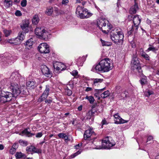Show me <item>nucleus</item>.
<instances>
[{
	"mask_svg": "<svg viewBox=\"0 0 159 159\" xmlns=\"http://www.w3.org/2000/svg\"><path fill=\"white\" fill-rule=\"evenodd\" d=\"M65 135V136L64 139H65V141H70V140L69 139L68 135H66V134Z\"/></svg>",
	"mask_w": 159,
	"mask_h": 159,
	"instance_id": "052dcab7",
	"label": "nucleus"
},
{
	"mask_svg": "<svg viewBox=\"0 0 159 159\" xmlns=\"http://www.w3.org/2000/svg\"><path fill=\"white\" fill-rule=\"evenodd\" d=\"M124 35L122 30L120 29H115L114 32H112L111 35V38L116 43H123Z\"/></svg>",
	"mask_w": 159,
	"mask_h": 159,
	"instance_id": "20e7f679",
	"label": "nucleus"
},
{
	"mask_svg": "<svg viewBox=\"0 0 159 159\" xmlns=\"http://www.w3.org/2000/svg\"><path fill=\"white\" fill-rule=\"evenodd\" d=\"M112 68L113 65L111 64L110 60L106 58L101 60L98 64L94 65L91 70L95 72H106L111 70Z\"/></svg>",
	"mask_w": 159,
	"mask_h": 159,
	"instance_id": "f257e3e1",
	"label": "nucleus"
},
{
	"mask_svg": "<svg viewBox=\"0 0 159 159\" xmlns=\"http://www.w3.org/2000/svg\"><path fill=\"white\" fill-rule=\"evenodd\" d=\"M152 139V136H149L148 137L147 139V142L151 141Z\"/></svg>",
	"mask_w": 159,
	"mask_h": 159,
	"instance_id": "e2e57ef3",
	"label": "nucleus"
},
{
	"mask_svg": "<svg viewBox=\"0 0 159 159\" xmlns=\"http://www.w3.org/2000/svg\"><path fill=\"white\" fill-rule=\"evenodd\" d=\"M65 134L63 133H59L58 134V136L59 137V138H62V139H64L65 136Z\"/></svg>",
	"mask_w": 159,
	"mask_h": 159,
	"instance_id": "3c124183",
	"label": "nucleus"
},
{
	"mask_svg": "<svg viewBox=\"0 0 159 159\" xmlns=\"http://www.w3.org/2000/svg\"><path fill=\"white\" fill-rule=\"evenodd\" d=\"M10 88L12 91V93L16 96L20 94L21 92L20 87L16 82H11Z\"/></svg>",
	"mask_w": 159,
	"mask_h": 159,
	"instance_id": "0eeeda50",
	"label": "nucleus"
},
{
	"mask_svg": "<svg viewBox=\"0 0 159 159\" xmlns=\"http://www.w3.org/2000/svg\"><path fill=\"white\" fill-rule=\"evenodd\" d=\"M38 49L41 53H47L49 52V46L46 43H40L38 47Z\"/></svg>",
	"mask_w": 159,
	"mask_h": 159,
	"instance_id": "6e6552de",
	"label": "nucleus"
},
{
	"mask_svg": "<svg viewBox=\"0 0 159 159\" xmlns=\"http://www.w3.org/2000/svg\"><path fill=\"white\" fill-rule=\"evenodd\" d=\"M53 12V8L52 7H50L46 9V13L48 15H52Z\"/></svg>",
	"mask_w": 159,
	"mask_h": 159,
	"instance_id": "f704fd0d",
	"label": "nucleus"
},
{
	"mask_svg": "<svg viewBox=\"0 0 159 159\" xmlns=\"http://www.w3.org/2000/svg\"><path fill=\"white\" fill-rule=\"evenodd\" d=\"M35 33L36 35L39 37L45 38L46 33L43 27H39L36 28L35 30Z\"/></svg>",
	"mask_w": 159,
	"mask_h": 159,
	"instance_id": "1a4fd4ad",
	"label": "nucleus"
},
{
	"mask_svg": "<svg viewBox=\"0 0 159 159\" xmlns=\"http://www.w3.org/2000/svg\"><path fill=\"white\" fill-rule=\"evenodd\" d=\"M7 42L11 44H13L14 45L19 44L17 40L16 39V38L8 39Z\"/></svg>",
	"mask_w": 159,
	"mask_h": 159,
	"instance_id": "c756f323",
	"label": "nucleus"
},
{
	"mask_svg": "<svg viewBox=\"0 0 159 159\" xmlns=\"http://www.w3.org/2000/svg\"><path fill=\"white\" fill-rule=\"evenodd\" d=\"M49 86L48 85H46L45 89L42 95L39 99L38 101L39 102H41L45 100L49 94Z\"/></svg>",
	"mask_w": 159,
	"mask_h": 159,
	"instance_id": "f8f14e48",
	"label": "nucleus"
},
{
	"mask_svg": "<svg viewBox=\"0 0 159 159\" xmlns=\"http://www.w3.org/2000/svg\"><path fill=\"white\" fill-rule=\"evenodd\" d=\"M25 32H20L19 33L17 37L16 38L19 44L20 43L25 39Z\"/></svg>",
	"mask_w": 159,
	"mask_h": 159,
	"instance_id": "f3484780",
	"label": "nucleus"
},
{
	"mask_svg": "<svg viewBox=\"0 0 159 159\" xmlns=\"http://www.w3.org/2000/svg\"><path fill=\"white\" fill-rule=\"evenodd\" d=\"M69 2L68 0H62V4L66 5Z\"/></svg>",
	"mask_w": 159,
	"mask_h": 159,
	"instance_id": "13d9d810",
	"label": "nucleus"
},
{
	"mask_svg": "<svg viewBox=\"0 0 159 159\" xmlns=\"http://www.w3.org/2000/svg\"><path fill=\"white\" fill-rule=\"evenodd\" d=\"M39 21V19L37 15H35L34 16L32 19V22L33 24L36 25L38 24Z\"/></svg>",
	"mask_w": 159,
	"mask_h": 159,
	"instance_id": "cd10ccee",
	"label": "nucleus"
},
{
	"mask_svg": "<svg viewBox=\"0 0 159 159\" xmlns=\"http://www.w3.org/2000/svg\"><path fill=\"white\" fill-rule=\"evenodd\" d=\"M20 135L22 136L24 135H25L29 137L34 135V134L31 133L30 129H25L21 132V133L20 134Z\"/></svg>",
	"mask_w": 159,
	"mask_h": 159,
	"instance_id": "412c9836",
	"label": "nucleus"
},
{
	"mask_svg": "<svg viewBox=\"0 0 159 159\" xmlns=\"http://www.w3.org/2000/svg\"><path fill=\"white\" fill-rule=\"evenodd\" d=\"M19 143L20 145L23 146H26L28 144V142L26 141L20 139L19 141Z\"/></svg>",
	"mask_w": 159,
	"mask_h": 159,
	"instance_id": "e433bc0d",
	"label": "nucleus"
},
{
	"mask_svg": "<svg viewBox=\"0 0 159 159\" xmlns=\"http://www.w3.org/2000/svg\"><path fill=\"white\" fill-rule=\"evenodd\" d=\"M12 2L11 0H4V4L6 7L9 8L12 5Z\"/></svg>",
	"mask_w": 159,
	"mask_h": 159,
	"instance_id": "bb28decb",
	"label": "nucleus"
},
{
	"mask_svg": "<svg viewBox=\"0 0 159 159\" xmlns=\"http://www.w3.org/2000/svg\"><path fill=\"white\" fill-rule=\"evenodd\" d=\"M15 155L16 158L17 159L21 158L25 156V155L21 152H17Z\"/></svg>",
	"mask_w": 159,
	"mask_h": 159,
	"instance_id": "7c9ffc66",
	"label": "nucleus"
},
{
	"mask_svg": "<svg viewBox=\"0 0 159 159\" xmlns=\"http://www.w3.org/2000/svg\"><path fill=\"white\" fill-rule=\"evenodd\" d=\"M18 147V144L17 143H15L12 145L11 148L16 150Z\"/></svg>",
	"mask_w": 159,
	"mask_h": 159,
	"instance_id": "de8ad7c7",
	"label": "nucleus"
},
{
	"mask_svg": "<svg viewBox=\"0 0 159 159\" xmlns=\"http://www.w3.org/2000/svg\"><path fill=\"white\" fill-rule=\"evenodd\" d=\"M113 116L114 118V121L115 123L116 124H121L128 122V120H125L122 119L119 115L118 113H116Z\"/></svg>",
	"mask_w": 159,
	"mask_h": 159,
	"instance_id": "9b49d317",
	"label": "nucleus"
},
{
	"mask_svg": "<svg viewBox=\"0 0 159 159\" xmlns=\"http://www.w3.org/2000/svg\"><path fill=\"white\" fill-rule=\"evenodd\" d=\"M101 123L102 125H107L108 124L107 122L105 119L103 120L102 121Z\"/></svg>",
	"mask_w": 159,
	"mask_h": 159,
	"instance_id": "bf43d9fd",
	"label": "nucleus"
},
{
	"mask_svg": "<svg viewBox=\"0 0 159 159\" xmlns=\"http://www.w3.org/2000/svg\"><path fill=\"white\" fill-rule=\"evenodd\" d=\"M43 135V134L42 132H39L37 133L36 135V137L37 138H40Z\"/></svg>",
	"mask_w": 159,
	"mask_h": 159,
	"instance_id": "4d7b16f0",
	"label": "nucleus"
},
{
	"mask_svg": "<svg viewBox=\"0 0 159 159\" xmlns=\"http://www.w3.org/2000/svg\"><path fill=\"white\" fill-rule=\"evenodd\" d=\"M0 101L1 103H4L10 101L13 97H14L16 96V95L12 93L2 90L1 87H0Z\"/></svg>",
	"mask_w": 159,
	"mask_h": 159,
	"instance_id": "39448f33",
	"label": "nucleus"
},
{
	"mask_svg": "<svg viewBox=\"0 0 159 159\" xmlns=\"http://www.w3.org/2000/svg\"><path fill=\"white\" fill-rule=\"evenodd\" d=\"M15 14L17 16H20L22 15V14L21 12L20 11L18 10L16 11Z\"/></svg>",
	"mask_w": 159,
	"mask_h": 159,
	"instance_id": "5fc2aeb1",
	"label": "nucleus"
},
{
	"mask_svg": "<svg viewBox=\"0 0 159 159\" xmlns=\"http://www.w3.org/2000/svg\"><path fill=\"white\" fill-rule=\"evenodd\" d=\"M133 26L135 28L136 30H137L140 24L141 19L140 16L137 15H136L133 17Z\"/></svg>",
	"mask_w": 159,
	"mask_h": 159,
	"instance_id": "9d476101",
	"label": "nucleus"
},
{
	"mask_svg": "<svg viewBox=\"0 0 159 159\" xmlns=\"http://www.w3.org/2000/svg\"><path fill=\"white\" fill-rule=\"evenodd\" d=\"M85 99L88 100L90 103L91 104H93L95 100L94 98L91 96H87L85 97Z\"/></svg>",
	"mask_w": 159,
	"mask_h": 159,
	"instance_id": "2f4dec72",
	"label": "nucleus"
},
{
	"mask_svg": "<svg viewBox=\"0 0 159 159\" xmlns=\"http://www.w3.org/2000/svg\"><path fill=\"white\" fill-rule=\"evenodd\" d=\"M33 45L32 39H30L27 41L25 45L26 48L29 49L32 48Z\"/></svg>",
	"mask_w": 159,
	"mask_h": 159,
	"instance_id": "393cba45",
	"label": "nucleus"
},
{
	"mask_svg": "<svg viewBox=\"0 0 159 159\" xmlns=\"http://www.w3.org/2000/svg\"><path fill=\"white\" fill-rule=\"evenodd\" d=\"M103 81L102 79H95L94 80L93 84L96 85L97 84L99 83H101Z\"/></svg>",
	"mask_w": 159,
	"mask_h": 159,
	"instance_id": "37998d69",
	"label": "nucleus"
},
{
	"mask_svg": "<svg viewBox=\"0 0 159 159\" xmlns=\"http://www.w3.org/2000/svg\"><path fill=\"white\" fill-rule=\"evenodd\" d=\"M4 148V146L2 144H0V150H2Z\"/></svg>",
	"mask_w": 159,
	"mask_h": 159,
	"instance_id": "338daca9",
	"label": "nucleus"
},
{
	"mask_svg": "<svg viewBox=\"0 0 159 159\" xmlns=\"http://www.w3.org/2000/svg\"><path fill=\"white\" fill-rule=\"evenodd\" d=\"M96 112V111H94L93 110L89 111L87 114V118L88 119H90L91 117L94 116Z\"/></svg>",
	"mask_w": 159,
	"mask_h": 159,
	"instance_id": "a878e982",
	"label": "nucleus"
},
{
	"mask_svg": "<svg viewBox=\"0 0 159 159\" xmlns=\"http://www.w3.org/2000/svg\"><path fill=\"white\" fill-rule=\"evenodd\" d=\"M32 152L33 153H41V150L40 149L34 147V148H33V150Z\"/></svg>",
	"mask_w": 159,
	"mask_h": 159,
	"instance_id": "49530a36",
	"label": "nucleus"
},
{
	"mask_svg": "<svg viewBox=\"0 0 159 159\" xmlns=\"http://www.w3.org/2000/svg\"><path fill=\"white\" fill-rule=\"evenodd\" d=\"M16 150L11 148V149L10 150V153L11 154H13L16 152Z\"/></svg>",
	"mask_w": 159,
	"mask_h": 159,
	"instance_id": "603ef678",
	"label": "nucleus"
},
{
	"mask_svg": "<svg viewBox=\"0 0 159 159\" xmlns=\"http://www.w3.org/2000/svg\"><path fill=\"white\" fill-rule=\"evenodd\" d=\"M26 85L29 88L34 89L37 86V84L34 80H32L27 82Z\"/></svg>",
	"mask_w": 159,
	"mask_h": 159,
	"instance_id": "aec40b11",
	"label": "nucleus"
},
{
	"mask_svg": "<svg viewBox=\"0 0 159 159\" xmlns=\"http://www.w3.org/2000/svg\"><path fill=\"white\" fill-rule=\"evenodd\" d=\"M53 67L57 70L62 71L66 69V66L62 63L57 62L53 64Z\"/></svg>",
	"mask_w": 159,
	"mask_h": 159,
	"instance_id": "4468645a",
	"label": "nucleus"
},
{
	"mask_svg": "<svg viewBox=\"0 0 159 159\" xmlns=\"http://www.w3.org/2000/svg\"><path fill=\"white\" fill-rule=\"evenodd\" d=\"M131 68L133 70H136L139 73L142 72L141 67L139 64V61L136 57H134L131 61Z\"/></svg>",
	"mask_w": 159,
	"mask_h": 159,
	"instance_id": "423d86ee",
	"label": "nucleus"
},
{
	"mask_svg": "<svg viewBox=\"0 0 159 159\" xmlns=\"http://www.w3.org/2000/svg\"><path fill=\"white\" fill-rule=\"evenodd\" d=\"M94 95L98 98V99H100V97L99 96L98 93H95L94 94Z\"/></svg>",
	"mask_w": 159,
	"mask_h": 159,
	"instance_id": "0e129e2a",
	"label": "nucleus"
},
{
	"mask_svg": "<svg viewBox=\"0 0 159 159\" xmlns=\"http://www.w3.org/2000/svg\"><path fill=\"white\" fill-rule=\"evenodd\" d=\"M3 33L5 34V35L6 37H7L9 36L11 33V30H3Z\"/></svg>",
	"mask_w": 159,
	"mask_h": 159,
	"instance_id": "79ce46f5",
	"label": "nucleus"
},
{
	"mask_svg": "<svg viewBox=\"0 0 159 159\" xmlns=\"http://www.w3.org/2000/svg\"><path fill=\"white\" fill-rule=\"evenodd\" d=\"M27 1L26 0H23L21 2V5L23 7H25L26 5Z\"/></svg>",
	"mask_w": 159,
	"mask_h": 159,
	"instance_id": "8fccbe9b",
	"label": "nucleus"
},
{
	"mask_svg": "<svg viewBox=\"0 0 159 159\" xmlns=\"http://www.w3.org/2000/svg\"><path fill=\"white\" fill-rule=\"evenodd\" d=\"M16 49L18 51L20 52H23L24 50V48L23 46L21 45H18L17 48Z\"/></svg>",
	"mask_w": 159,
	"mask_h": 159,
	"instance_id": "a18cd8bd",
	"label": "nucleus"
},
{
	"mask_svg": "<svg viewBox=\"0 0 159 159\" xmlns=\"http://www.w3.org/2000/svg\"><path fill=\"white\" fill-rule=\"evenodd\" d=\"M66 92L68 96L71 95L72 93L71 91L69 89H66Z\"/></svg>",
	"mask_w": 159,
	"mask_h": 159,
	"instance_id": "864d4df0",
	"label": "nucleus"
},
{
	"mask_svg": "<svg viewBox=\"0 0 159 159\" xmlns=\"http://www.w3.org/2000/svg\"><path fill=\"white\" fill-rule=\"evenodd\" d=\"M85 59V56H83L82 57H80L76 59V64L79 66H82L84 62Z\"/></svg>",
	"mask_w": 159,
	"mask_h": 159,
	"instance_id": "b1692460",
	"label": "nucleus"
},
{
	"mask_svg": "<svg viewBox=\"0 0 159 159\" xmlns=\"http://www.w3.org/2000/svg\"><path fill=\"white\" fill-rule=\"evenodd\" d=\"M82 145V143H81L80 144H77L75 146V148L76 149H78Z\"/></svg>",
	"mask_w": 159,
	"mask_h": 159,
	"instance_id": "680f3d73",
	"label": "nucleus"
},
{
	"mask_svg": "<svg viewBox=\"0 0 159 159\" xmlns=\"http://www.w3.org/2000/svg\"><path fill=\"white\" fill-rule=\"evenodd\" d=\"M101 43L103 46H110L111 45V44L110 43L108 42H106L104 40H102L101 39H100Z\"/></svg>",
	"mask_w": 159,
	"mask_h": 159,
	"instance_id": "58836bf2",
	"label": "nucleus"
},
{
	"mask_svg": "<svg viewBox=\"0 0 159 159\" xmlns=\"http://www.w3.org/2000/svg\"><path fill=\"white\" fill-rule=\"evenodd\" d=\"M78 74V72L76 70H74L73 71L71 72L72 75L74 76L77 75Z\"/></svg>",
	"mask_w": 159,
	"mask_h": 159,
	"instance_id": "6e6d98bb",
	"label": "nucleus"
},
{
	"mask_svg": "<svg viewBox=\"0 0 159 159\" xmlns=\"http://www.w3.org/2000/svg\"><path fill=\"white\" fill-rule=\"evenodd\" d=\"M29 24V23L28 20H23L20 24V27L23 30L25 31L28 29Z\"/></svg>",
	"mask_w": 159,
	"mask_h": 159,
	"instance_id": "6ab92c4d",
	"label": "nucleus"
},
{
	"mask_svg": "<svg viewBox=\"0 0 159 159\" xmlns=\"http://www.w3.org/2000/svg\"><path fill=\"white\" fill-rule=\"evenodd\" d=\"M82 151V150H81V149H80L77 152L71 155L70 156L71 158H73L77 156L78 155L80 154L81 153Z\"/></svg>",
	"mask_w": 159,
	"mask_h": 159,
	"instance_id": "a19ab883",
	"label": "nucleus"
},
{
	"mask_svg": "<svg viewBox=\"0 0 159 159\" xmlns=\"http://www.w3.org/2000/svg\"><path fill=\"white\" fill-rule=\"evenodd\" d=\"M21 77L20 75L17 72H14L12 73L10 77V80L11 82L13 81L18 82L19 81Z\"/></svg>",
	"mask_w": 159,
	"mask_h": 159,
	"instance_id": "ddd939ff",
	"label": "nucleus"
},
{
	"mask_svg": "<svg viewBox=\"0 0 159 159\" xmlns=\"http://www.w3.org/2000/svg\"><path fill=\"white\" fill-rule=\"evenodd\" d=\"M134 28H135L134 27L133 25H132L131 27L130 28V30L128 32V34L129 35H130L132 33L133 31L134 30Z\"/></svg>",
	"mask_w": 159,
	"mask_h": 159,
	"instance_id": "09e8293b",
	"label": "nucleus"
},
{
	"mask_svg": "<svg viewBox=\"0 0 159 159\" xmlns=\"http://www.w3.org/2000/svg\"><path fill=\"white\" fill-rule=\"evenodd\" d=\"M3 59L4 61H5L7 62L8 63H11L10 61H11L13 58L12 57H11V55H9L6 56V57H3Z\"/></svg>",
	"mask_w": 159,
	"mask_h": 159,
	"instance_id": "473e14b6",
	"label": "nucleus"
},
{
	"mask_svg": "<svg viewBox=\"0 0 159 159\" xmlns=\"http://www.w3.org/2000/svg\"><path fill=\"white\" fill-rule=\"evenodd\" d=\"M97 25L98 27L105 33L108 32L112 27L107 20L103 18H99L98 19Z\"/></svg>",
	"mask_w": 159,
	"mask_h": 159,
	"instance_id": "7ed1b4c3",
	"label": "nucleus"
},
{
	"mask_svg": "<svg viewBox=\"0 0 159 159\" xmlns=\"http://www.w3.org/2000/svg\"><path fill=\"white\" fill-rule=\"evenodd\" d=\"M86 8H84V7L78 6L75 12L76 14L77 17L81 18V16L83 15V14L84 12V11Z\"/></svg>",
	"mask_w": 159,
	"mask_h": 159,
	"instance_id": "dca6fc26",
	"label": "nucleus"
},
{
	"mask_svg": "<svg viewBox=\"0 0 159 159\" xmlns=\"http://www.w3.org/2000/svg\"><path fill=\"white\" fill-rule=\"evenodd\" d=\"M33 148H34V147L33 146H28L26 148V151L28 152H32L33 150Z\"/></svg>",
	"mask_w": 159,
	"mask_h": 159,
	"instance_id": "c03bdc74",
	"label": "nucleus"
},
{
	"mask_svg": "<svg viewBox=\"0 0 159 159\" xmlns=\"http://www.w3.org/2000/svg\"><path fill=\"white\" fill-rule=\"evenodd\" d=\"M153 92L152 91H151L149 90L146 91L144 93L145 96L147 97H149L150 95L153 94Z\"/></svg>",
	"mask_w": 159,
	"mask_h": 159,
	"instance_id": "ea45409f",
	"label": "nucleus"
},
{
	"mask_svg": "<svg viewBox=\"0 0 159 159\" xmlns=\"http://www.w3.org/2000/svg\"><path fill=\"white\" fill-rule=\"evenodd\" d=\"M157 50V49H156V48L155 47H154L152 45L149 44V47L146 50V52H148L151 51H153V52H154Z\"/></svg>",
	"mask_w": 159,
	"mask_h": 159,
	"instance_id": "72a5a7b5",
	"label": "nucleus"
},
{
	"mask_svg": "<svg viewBox=\"0 0 159 159\" xmlns=\"http://www.w3.org/2000/svg\"><path fill=\"white\" fill-rule=\"evenodd\" d=\"M52 101V100H47L45 101L46 102H48V103H50Z\"/></svg>",
	"mask_w": 159,
	"mask_h": 159,
	"instance_id": "774afa93",
	"label": "nucleus"
},
{
	"mask_svg": "<svg viewBox=\"0 0 159 159\" xmlns=\"http://www.w3.org/2000/svg\"><path fill=\"white\" fill-rule=\"evenodd\" d=\"M139 7L138 5L136 3H135L134 5L130 8L129 13L131 14H135L136 12L137 11Z\"/></svg>",
	"mask_w": 159,
	"mask_h": 159,
	"instance_id": "5701e85b",
	"label": "nucleus"
},
{
	"mask_svg": "<svg viewBox=\"0 0 159 159\" xmlns=\"http://www.w3.org/2000/svg\"><path fill=\"white\" fill-rule=\"evenodd\" d=\"M91 90L92 88H91L87 87L85 89V91L87 92H88Z\"/></svg>",
	"mask_w": 159,
	"mask_h": 159,
	"instance_id": "69168bd1",
	"label": "nucleus"
},
{
	"mask_svg": "<svg viewBox=\"0 0 159 159\" xmlns=\"http://www.w3.org/2000/svg\"><path fill=\"white\" fill-rule=\"evenodd\" d=\"M100 142L98 141L96 143V147L93 148L95 149H110L111 147L113 146L115 144V141L111 137H107L104 138L101 143V145H98Z\"/></svg>",
	"mask_w": 159,
	"mask_h": 159,
	"instance_id": "f03ea898",
	"label": "nucleus"
},
{
	"mask_svg": "<svg viewBox=\"0 0 159 159\" xmlns=\"http://www.w3.org/2000/svg\"><path fill=\"white\" fill-rule=\"evenodd\" d=\"M110 94V92L107 90L104 92L103 93L101 94V97L103 98H105L108 97Z\"/></svg>",
	"mask_w": 159,
	"mask_h": 159,
	"instance_id": "c85d7f7f",
	"label": "nucleus"
},
{
	"mask_svg": "<svg viewBox=\"0 0 159 159\" xmlns=\"http://www.w3.org/2000/svg\"><path fill=\"white\" fill-rule=\"evenodd\" d=\"M94 133L93 130V129L90 128L89 129L86 130L84 134V139H87L90 137L92 134Z\"/></svg>",
	"mask_w": 159,
	"mask_h": 159,
	"instance_id": "a211bd4d",
	"label": "nucleus"
},
{
	"mask_svg": "<svg viewBox=\"0 0 159 159\" xmlns=\"http://www.w3.org/2000/svg\"><path fill=\"white\" fill-rule=\"evenodd\" d=\"M41 70L43 74L46 76L48 77L51 76V75L49 70L46 66H42L41 67Z\"/></svg>",
	"mask_w": 159,
	"mask_h": 159,
	"instance_id": "2eb2a0df",
	"label": "nucleus"
},
{
	"mask_svg": "<svg viewBox=\"0 0 159 159\" xmlns=\"http://www.w3.org/2000/svg\"><path fill=\"white\" fill-rule=\"evenodd\" d=\"M84 12L83 14L81 16V19L87 18L92 16V14L88 11L87 9H85Z\"/></svg>",
	"mask_w": 159,
	"mask_h": 159,
	"instance_id": "4be33fe9",
	"label": "nucleus"
},
{
	"mask_svg": "<svg viewBox=\"0 0 159 159\" xmlns=\"http://www.w3.org/2000/svg\"><path fill=\"white\" fill-rule=\"evenodd\" d=\"M141 56L143 57L144 58H145L146 60H149V56L145 52H143L141 54Z\"/></svg>",
	"mask_w": 159,
	"mask_h": 159,
	"instance_id": "4c0bfd02",
	"label": "nucleus"
},
{
	"mask_svg": "<svg viewBox=\"0 0 159 159\" xmlns=\"http://www.w3.org/2000/svg\"><path fill=\"white\" fill-rule=\"evenodd\" d=\"M147 78L145 76H143L140 80V83L142 85L145 84L147 83Z\"/></svg>",
	"mask_w": 159,
	"mask_h": 159,
	"instance_id": "c9c22d12",
	"label": "nucleus"
}]
</instances>
